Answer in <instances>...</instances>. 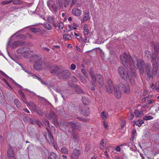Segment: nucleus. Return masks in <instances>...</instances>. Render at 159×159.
<instances>
[{
	"label": "nucleus",
	"mask_w": 159,
	"mask_h": 159,
	"mask_svg": "<svg viewBox=\"0 0 159 159\" xmlns=\"http://www.w3.org/2000/svg\"><path fill=\"white\" fill-rule=\"evenodd\" d=\"M120 58L123 65L128 69L126 72L123 66H120L117 70L119 75L125 80L126 81L128 78L131 84L134 85L135 81L133 76L135 77L137 74L135 70L132 67V65L136 68L139 69L140 73L143 74L144 71V61L135 56L131 57L130 55L125 52H123L120 55Z\"/></svg>",
	"instance_id": "obj_1"
},
{
	"label": "nucleus",
	"mask_w": 159,
	"mask_h": 159,
	"mask_svg": "<svg viewBox=\"0 0 159 159\" xmlns=\"http://www.w3.org/2000/svg\"><path fill=\"white\" fill-rule=\"evenodd\" d=\"M90 75L92 79L91 82L93 85L98 84L100 87H102L104 83L103 78L100 74L95 75L93 73H90Z\"/></svg>",
	"instance_id": "obj_2"
},
{
	"label": "nucleus",
	"mask_w": 159,
	"mask_h": 159,
	"mask_svg": "<svg viewBox=\"0 0 159 159\" xmlns=\"http://www.w3.org/2000/svg\"><path fill=\"white\" fill-rule=\"evenodd\" d=\"M157 54L156 52L152 53L151 56V62L153 67L152 74L154 75L157 74V70H159V66L157 64V61H156Z\"/></svg>",
	"instance_id": "obj_3"
},
{
	"label": "nucleus",
	"mask_w": 159,
	"mask_h": 159,
	"mask_svg": "<svg viewBox=\"0 0 159 159\" xmlns=\"http://www.w3.org/2000/svg\"><path fill=\"white\" fill-rule=\"evenodd\" d=\"M43 124L47 127L46 129L48 132V137H46L47 140L50 144H52L53 143V138L48 129V128L49 127V122L47 120H45L43 121Z\"/></svg>",
	"instance_id": "obj_4"
},
{
	"label": "nucleus",
	"mask_w": 159,
	"mask_h": 159,
	"mask_svg": "<svg viewBox=\"0 0 159 159\" xmlns=\"http://www.w3.org/2000/svg\"><path fill=\"white\" fill-rule=\"evenodd\" d=\"M45 66V62L44 61H43L34 63L33 68L35 70H40L43 69Z\"/></svg>",
	"instance_id": "obj_5"
},
{
	"label": "nucleus",
	"mask_w": 159,
	"mask_h": 159,
	"mask_svg": "<svg viewBox=\"0 0 159 159\" xmlns=\"http://www.w3.org/2000/svg\"><path fill=\"white\" fill-rule=\"evenodd\" d=\"M70 75V72L67 70H61L59 74H58V76L62 79H68Z\"/></svg>",
	"instance_id": "obj_6"
},
{
	"label": "nucleus",
	"mask_w": 159,
	"mask_h": 159,
	"mask_svg": "<svg viewBox=\"0 0 159 159\" xmlns=\"http://www.w3.org/2000/svg\"><path fill=\"white\" fill-rule=\"evenodd\" d=\"M118 89L125 94H128L130 92L129 87V86H126L122 83L119 84L118 85Z\"/></svg>",
	"instance_id": "obj_7"
},
{
	"label": "nucleus",
	"mask_w": 159,
	"mask_h": 159,
	"mask_svg": "<svg viewBox=\"0 0 159 159\" xmlns=\"http://www.w3.org/2000/svg\"><path fill=\"white\" fill-rule=\"evenodd\" d=\"M47 5L49 9L55 12L57 11V8L54 2L51 0H49L47 2Z\"/></svg>",
	"instance_id": "obj_8"
},
{
	"label": "nucleus",
	"mask_w": 159,
	"mask_h": 159,
	"mask_svg": "<svg viewBox=\"0 0 159 159\" xmlns=\"http://www.w3.org/2000/svg\"><path fill=\"white\" fill-rule=\"evenodd\" d=\"M30 60L34 61V63L43 61L42 56L39 54H35L31 56Z\"/></svg>",
	"instance_id": "obj_9"
},
{
	"label": "nucleus",
	"mask_w": 159,
	"mask_h": 159,
	"mask_svg": "<svg viewBox=\"0 0 159 159\" xmlns=\"http://www.w3.org/2000/svg\"><path fill=\"white\" fill-rule=\"evenodd\" d=\"M145 63V62H144ZM145 67V69L146 71L147 72V76L149 78H150L152 77V75L151 73V65L150 63H148L146 64V65L145 66V64L143 66L144 70V67Z\"/></svg>",
	"instance_id": "obj_10"
},
{
	"label": "nucleus",
	"mask_w": 159,
	"mask_h": 159,
	"mask_svg": "<svg viewBox=\"0 0 159 159\" xmlns=\"http://www.w3.org/2000/svg\"><path fill=\"white\" fill-rule=\"evenodd\" d=\"M107 82L109 86V89H107V91L109 93H112L115 90V87L113 85L112 81L110 79L108 80Z\"/></svg>",
	"instance_id": "obj_11"
},
{
	"label": "nucleus",
	"mask_w": 159,
	"mask_h": 159,
	"mask_svg": "<svg viewBox=\"0 0 159 159\" xmlns=\"http://www.w3.org/2000/svg\"><path fill=\"white\" fill-rule=\"evenodd\" d=\"M8 157L11 159H15L14 152L11 147H9L7 151Z\"/></svg>",
	"instance_id": "obj_12"
},
{
	"label": "nucleus",
	"mask_w": 159,
	"mask_h": 159,
	"mask_svg": "<svg viewBox=\"0 0 159 159\" xmlns=\"http://www.w3.org/2000/svg\"><path fill=\"white\" fill-rule=\"evenodd\" d=\"M24 102L27 105L28 107H31L33 111H36V107L33 102L30 101L29 102H28L26 99L25 100H24Z\"/></svg>",
	"instance_id": "obj_13"
},
{
	"label": "nucleus",
	"mask_w": 159,
	"mask_h": 159,
	"mask_svg": "<svg viewBox=\"0 0 159 159\" xmlns=\"http://www.w3.org/2000/svg\"><path fill=\"white\" fill-rule=\"evenodd\" d=\"M80 154L81 152L80 150L75 149L73 150V152L71 154L72 159H78V157Z\"/></svg>",
	"instance_id": "obj_14"
},
{
	"label": "nucleus",
	"mask_w": 159,
	"mask_h": 159,
	"mask_svg": "<svg viewBox=\"0 0 159 159\" xmlns=\"http://www.w3.org/2000/svg\"><path fill=\"white\" fill-rule=\"evenodd\" d=\"M65 125L66 127L69 126L71 127L74 129H77L78 128V127L77 125V124H76L73 121L71 122H66L65 123Z\"/></svg>",
	"instance_id": "obj_15"
},
{
	"label": "nucleus",
	"mask_w": 159,
	"mask_h": 159,
	"mask_svg": "<svg viewBox=\"0 0 159 159\" xmlns=\"http://www.w3.org/2000/svg\"><path fill=\"white\" fill-rule=\"evenodd\" d=\"M90 19L89 12V11L84 12L83 14V18L81 20L82 22H84Z\"/></svg>",
	"instance_id": "obj_16"
},
{
	"label": "nucleus",
	"mask_w": 159,
	"mask_h": 159,
	"mask_svg": "<svg viewBox=\"0 0 159 159\" xmlns=\"http://www.w3.org/2000/svg\"><path fill=\"white\" fill-rule=\"evenodd\" d=\"M61 70L60 68L58 66H56L50 71V72L52 74L57 75L58 76V74H59Z\"/></svg>",
	"instance_id": "obj_17"
},
{
	"label": "nucleus",
	"mask_w": 159,
	"mask_h": 159,
	"mask_svg": "<svg viewBox=\"0 0 159 159\" xmlns=\"http://www.w3.org/2000/svg\"><path fill=\"white\" fill-rule=\"evenodd\" d=\"M47 20L48 22L53 25L54 27L56 28L57 27V25L55 23L56 21V20L55 18L53 16H49L47 18Z\"/></svg>",
	"instance_id": "obj_18"
},
{
	"label": "nucleus",
	"mask_w": 159,
	"mask_h": 159,
	"mask_svg": "<svg viewBox=\"0 0 159 159\" xmlns=\"http://www.w3.org/2000/svg\"><path fill=\"white\" fill-rule=\"evenodd\" d=\"M30 50V49L29 48L22 47L17 49L16 51L18 54H21L28 52Z\"/></svg>",
	"instance_id": "obj_19"
},
{
	"label": "nucleus",
	"mask_w": 159,
	"mask_h": 159,
	"mask_svg": "<svg viewBox=\"0 0 159 159\" xmlns=\"http://www.w3.org/2000/svg\"><path fill=\"white\" fill-rule=\"evenodd\" d=\"M72 13L75 16H80L81 13V10L77 8H74L72 10Z\"/></svg>",
	"instance_id": "obj_20"
},
{
	"label": "nucleus",
	"mask_w": 159,
	"mask_h": 159,
	"mask_svg": "<svg viewBox=\"0 0 159 159\" xmlns=\"http://www.w3.org/2000/svg\"><path fill=\"white\" fill-rule=\"evenodd\" d=\"M45 117L49 120H51L52 118H55L56 116L55 113L52 111H51L48 114L45 115Z\"/></svg>",
	"instance_id": "obj_21"
},
{
	"label": "nucleus",
	"mask_w": 159,
	"mask_h": 159,
	"mask_svg": "<svg viewBox=\"0 0 159 159\" xmlns=\"http://www.w3.org/2000/svg\"><path fill=\"white\" fill-rule=\"evenodd\" d=\"M120 90L119 89H116L112 93L115 92L114 94L115 97L117 98H120L121 97V93Z\"/></svg>",
	"instance_id": "obj_22"
},
{
	"label": "nucleus",
	"mask_w": 159,
	"mask_h": 159,
	"mask_svg": "<svg viewBox=\"0 0 159 159\" xmlns=\"http://www.w3.org/2000/svg\"><path fill=\"white\" fill-rule=\"evenodd\" d=\"M24 43L22 41H14L12 45L13 48H16L19 46L23 45Z\"/></svg>",
	"instance_id": "obj_23"
},
{
	"label": "nucleus",
	"mask_w": 159,
	"mask_h": 159,
	"mask_svg": "<svg viewBox=\"0 0 159 159\" xmlns=\"http://www.w3.org/2000/svg\"><path fill=\"white\" fill-rule=\"evenodd\" d=\"M82 101L84 105H89L90 104V101L85 96H82Z\"/></svg>",
	"instance_id": "obj_24"
},
{
	"label": "nucleus",
	"mask_w": 159,
	"mask_h": 159,
	"mask_svg": "<svg viewBox=\"0 0 159 159\" xmlns=\"http://www.w3.org/2000/svg\"><path fill=\"white\" fill-rule=\"evenodd\" d=\"M14 102L17 107L19 109L21 110L22 108V105L19 100L17 99H15L14 100Z\"/></svg>",
	"instance_id": "obj_25"
},
{
	"label": "nucleus",
	"mask_w": 159,
	"mask_h": 159,
	"mask_svg": "<svg viewBox=\"0 0 159 159\" xmlns=\"http://www.w3.org/2000/svg\"><path fill=\"white\" fill-rule=\"evenodd\" d=\"M109 116L107 112L104 111H102L101 114V116L102 119L105 120H106Z\"/></svg>",
	"instance_id": "obj_26"
},
{
	"label": "nucleus",
	"mask_w": 159,
	"mask_h": 159,
	"mask_svg": "<svg viewBox=\"0 0 159 159\" xmlns=\"http://www.w3.org/2000/svg\"><path fill=\"white\" fill-rule=\"evenodd\" d=\"M134 113L135 117L137 118L141 117L143 115V113L142 112H140L137 110H135L134 111Z\"/></svg>",
	"instance_id": "obj_27"
},
{
	"label": "nucleus",
	"mask_w": 159,
	"mask_h": 159,
	"mask_svg": "<svg viewBox=\"0 0 159 159\" xmlns=\"http://www.w3.org/2000/svg\"><path fill=\"white\" fill-rule=\"evenodd\" d=\"M30 31L34 33H37L41 31L40 29L36 28H31L30 29Z\"/></svg>",
	"instance_id": "obj_28"
},
{
	"label": "nucleus",
	"mask_w": 159,
	"mask_h": 159,
	"mask_svg": "<svg viewBox=\"0 0 159 159\" xmlns=\"http://www.w3.org/2000/svg\"><path fill=\"white\" fill-rule=\"evenodd\" d=\"M88 25L87 24L84 25L83 27L84 29V35H86L89 34V29H88Z\"/></svg>",
	"instance_id": "obj_29"
},
{
	"label": "nucleus",
	"mask_w": 159,
	"mask_h": 159,
	"mask_svg": "<svg viewBox=\"0 0 159 159\" xmlns=\"http://www.w3.org/2000/svg\"><path fill=\"white\" fill-rule=\"evenodd\" d=\"M82 114L84 116H87L89 114V108H87V109H84L81 111Z\"/></svg>",
	"instance_id": "obj_30"
},
{
	"label": "nucleus",
	"mask_w": 159,
	"mask_h": 159,
	"mask_svg": "<svg viewBox=\"0 0 159 159\" xmlns=\"http://www.w3.org/2000/svg\"><path fill=\"white\" fill-rule=\"evenodd\" d=\"M18 93L19 95L21 96V99L22 100L23 102L24 100H26V97L24 95V93L21 90H19L18 91Z\"/></svg>",
	"instance_id": "obj_31"
},
{
	"label": "nucleus",
	"mask_w": 159,
	"mask_h": 159,
	"mask_svg": "<svg viewBox=\"0 0 159 159\" xmlns=\"http://www.w3.org/2000/svg\"><path fill=\"white\" fill-rule=\"evenodd\" d=\"M49 158L50 159H60L59 157H57L56 154L53 152L50 153Z\"/></svg>",
	"instance_id": "obj_32"
},
{
	"label": "nucleus",
	"mask_w": 159,
	"mask_h": 159,
	"mask_svg": "<svg viewBox=\"0 0 159 159\" xmlns=\"http://www.w3.org/2000/svg\"><path fill=\"white\" fill-rule=\"evenodd\" d=\"M76 92L79 94H84V92L81 89L80 87L79 86L76 87L75 88Z\"/></svg>",
	"instance_id": "obj_33"
},
{
	"label": "nucleus",
	"mask_w": 159,
	"mask_h": 159,
	"mask_svg": "<svg viewBox=\"0 0 159 159\" xmlns=\"http://www.w3.org/2000/svg\"><path fill=\"white\" fill-rule=\"evenodd\" d=\"M63 38L65 40H68L70 39H72V37L71 36H70L68 34H65L63 35Z\"/></svg>",
	"instance_id": "obj_34"
},
{
	"label": "nucleus",
	"mask_w": 159,
	"mask_h": 159,
	"mask_svg": "<svg viewBox=\"0 0 159 159\" xmlns=\"http://www.w3.org/2000/svg\"><path fill=\"white\" fill-rule=\"evenodd\" d=\"M43 25L46 29L48 30H51L52 29V28L51 26L48 23H46L44 24H43Z\"/></svg>",
	"instance_id": "obj_35"
},
{
	"label": "nucleus",
	"mask_w": 159,
	"mask_h": 159,
	"mask_svg": "<svg viewBox=\"0 0 159 159\" xmlns=\"http://www.w3.org/2000/svg\"><path fill=\"white\" fill-rule=\"evenodd\" d=\"M100 148L101 149H103L104 148L106 145V143L105 142L104 140L102 139L100 143Z\"/></svg>",
	"instance_id": "obj_36"
},
{
	"label": "nucleus",
	"mask_w": 159,
	"mask_h": 159,
	"mask_svg": "<svg viewBox=\"0 0 159 159\" xmlns=\"http://www.w3.org/2000/svg\"><path fill=\"white\" fill-rule=\"evenodd\" d=\"M12 2L14 4H20L22 3V1L19 0H13Z\"/></svg>",
	"instance_id": "obj_37"
},
{
	"label": "nucleus",
	"mask_w": 159,
	"mask_h": 159,
	"mask_svg": "<svg viewBox=\"0 0 159 159\" xmlns=\"http://www.w3.org/2000/svg\"><path fill=\"white\" fill-rule=\"evenodd\" d=\"M144 122L143 120H139L136 121V125L139 127H140L141 126L142 124Z\"/></svg>",
	"instance_id": "obj_38"
},
{
	"label": "nucleus",
	"mask_w": 159,
	"mask_h": 159,
	"mask_svg": "<svg viewBox=\"0 0 159 159\" xmlns=\"http://www.w3.org/2000/svg\"><path fill=\"white\" fill-rule=\"evenodd\" d=\"M153 94H151L150 95H149L148 96L146 97H144L142 99V101L143 102H145L146 101L148 100V99L150 98L152 96H153Z\"/></svg>",
	"instance_id": "obj_39"
},
{
	"label": "nucleus",
	"mask_w": 159,
	"mask_h": 159,
	"mask_svg": "<svg viewBox=\"0 0 159 159\" xmlns=\"http://www.w3.org/2000/svg\"><path fill=\"white\" fill-rule=\"evenodd\" d=\"M153 117L152 116H146L143 117V119L144 120H148L153 119Z\"/></svg>",
	"instance_id": "obj_40"
},
{
	"label": "nucleus",
	"mask_w": 159,
	"mask_h": 159,
	"mask_svg": "<svg viewBox=\"0 0 159 159\" xmlns=\"http://www.w3.org/2000/svg\"><path fill=\"white\" fill-rule=\"evenodd\" d=\"M150 55L151 53L148 50L145 51V56L147 58L149 59Z\"/></svg>",
	"instance_id": "obj_41"
},
{
	"label": "nucleus",
	"mask_w": 159,
	"mask_h": 159,
	"mask_svg": "<svg viewBox=\"0 0 159 159\" xmlns=\"http://www.w3.org/2000/svg\"><path fill=\"white\" fill-rule=\"evenodd\" d=\"M61 152L62 153L65 154H67L68 152L67 149L65 147H62L61 149Z\"/></svg>",
	"instance_id": "obj_42"
},
{
	"label": "nucleus",
	"mask_w": 159,
	"mask_h": 159,
	"mask_svg": "<svg viewBox=\"0 0 159 159\" xmlns=\"http://www.w3.org/2000/svg\"><path fill=\"white\" fill-rule=\"evenodd\" d=\"M150 89L151 91H153L155 90H156V88L155 87V86L153 84H151L150 85Z\"/></svg>",
	"instance_id": "obj_43"
},
{
	"label": "nucleus",
	"mask_w": 159,
	"mask_h": 159,
	"mask_svg": "<svg viewBox=\"0 0 159 159\" xmlns=\"http://www.w3.org/2000/svg\"><path fill=\"white\" fill-rule=\"evenodd\" d=\"M58 27L59 29L60 30H62L63 29V26L64 25V24L63 23H62V22L61 21L58 24Z\"/></svg>",
	"instance_id": "obj_44"
},
{
	"label": "nucleus",
	"mask_w": 159,
	"mask_h": 159,
	"mask_svg": "<svg viewBox=\"0 0 159 159\" xmlns=\"http://www.w3.org/2000/svg\"><path fill=\"white\" fill-rule=\"evenodd\" d=\"M36 111L40 116H42L43 114V112L42 110H39L38 111L37 110Z\"/></svg>",
	"instance_id": "obj_45"
},
{
	"label": "nucleus",
	"mask_w": 159,
	"mask_h": 159,
	"mask_svg": "<svg viewBox=\"0 0 159 159\" xmlns=\"http://www.w3.org/2000/svg\"><path fill=\"white\" fill-rule=\"evenodd\" d=\"M24 57L26 58H28L30 57H31V55H30V54L29 53H26L24 54Z\"/></svg>",
	"instance_id": "obj_46"
},
{
	"label": "nucleus",
	"mask_w": 159,
	"mask_h": 159,
	"mask_svg": "<svg viewBox=\"0 0 159 159\" xmlns=\"http://www.w3.org/2000/svg\"><path fill=\"white\" fill-rule=\"evenodd\" d=\"M58 5L59 7V8L61 9L63 7V4L61 1H58Z\"/></svg>",
	"instance_id": "obj_47"
},
{
	"label": "nucleus",
	"mask_w": 159,
	"mask_h": 159,
	"mask_svg": "<svg viewBox=\"0 0 159 159\" xmlns=\"http://www.w3.org/2000/svg\"><path fill=\"white\" fill-rule=\"evenodd\" d=\"M81 71L86 77H88L87 74L86 73V72L85 71L84 69H83V68L81 69Z\"/></svg>",
	"instance_id": "obj_48"
},
{
	"label": "nucleus",
	"mask_w": 159,
	"mask_h": 159,
	"mask_svg": "<svg viewBox=\"0 0 159 159\" xmlns=\"http://www.w3.org/2000/svg\"><path fill=\"white\" fill-rule=\"evenodd\" d=\"M76 66L74 64H71L70 66V69L72 70H74L76 69Z\"/></svg>",
	"instance_id": "obj_49"
},
{
	"label": "nucleus",
	"mask_w": 159,
	"mask_h": 159,
	"mask_svg": "<svg viewBox=\"0 0 159 159\" xmlns=\"http://www.w3.org/2000/svg\"><path fill=\"white\" fill-rule=\"evenodd\" d=\"M29 118V121H30V122L32 124H35V123H36V120H35V119H32L30 118Z\"/></svg>",
	"instance_id": "obj_50"
},
{
	"label": "nucleus",
	"mask_w": 159,
	"mask_h": 159,
	"mask_svg": "<svg viewBox=\"0 0 159 159\" xmlns=\"http://www.w3.org/2000/svg\"><path fill=\"white\" fill-rule=\"evenodd\" d=\"M10 3V1H8L7 0L6 1H3L1 2V4L2 5H6Z\"/></svg>",
	"instance_id": "obj_51"
},
{
	"label": "nucleus",
	"mask_w": 159,
	"mask_h": 159,
	"mask_svg": "<svg viewBox=\"0 0 159 159\" xmlns=\"http://www.w3.org/2000/svg\"><path fill=\"white\" fill-rule=\"evenodd\" d=\"M41 83L42 84L47 86L48 88H49V85L46 82H44L43 80H41Z\"/></svg>",
	"instance_id": "obj_52"
},
{
	"label": "nucleus",
	"mask_w": 159,
	"mask_h": 159,
	"mask_svg": "<svg viewBox=\"0 0 159 159\" xmlns=\"http://www.w3.org/2000/svg\"><path fill=\"white\" fill-rule=\"evenodd\" d=\"M36 123L39 126V127H41V126L42 125V124L40 121L38 120H36Z\"/></svg>",
	"instance_id": "obj_53"
},
{
	"label": "nucleus",
	"mask_w": 159,
	"mask_h": 159,
	"mask_svg": "<svg viewBox=\"0 0 159 159\" xmlns=\"http://www.w3.org/2000/svg\"><path fill=\"white\" fill-rule=\"evenodd\" d=\"M73 138L75 139L74 140H76L78 138V135L77 134H74L73 135Z\"/></svg>",
	"instance_id": "obj_54"
},
{
	"label": "nucleus",
	"mask_w": 159,
	"mask_h": 159,
	"mask_svg": "<svg viewBox=\"0 0 159 159\" xmlns=\"http://www.w3.org/2000/svg\"><path fill=\"white\" fill-rule=\"evenodd\" d=\"M77 0H72L71 3L70 5V7L73 6L76 2Z\"/></svg>",
	"instance_id": "obj_55"
},
{
	"label": "nucleus",
	"mask_w": 159,
	"mask_h": 159,
	"mask_svg": "<svg viewBox=\"0 0 159 159\" xmlns=\"http://www.w3.org/2000/svg\"><path fill=\"white\" fill-rule=\"evenodd\" d=\"M115 150L118 152H120L121 150V148L120 146H117L115 148Z\"/></svg>",
	"instance_id": "obj_56"
},
{
	"label": "nucleus",
	"mask_w": 159,
	"mask_h": 159,
	"mask_svg": "<svg viewBox=\"0 0 159 159\" xmlns=\"http://www.w3.org/2000/svg\"><path fill=\"white\" fill-rule=\"evenodd\" d=\"M134 116L133 114H131L130 116L129 117V120H132L134 118Z\"/></svg>",
	"instance_id": "obj_57"
},
{
	"label": "nucleus",
	"mask_w": 159,
	"mask_h": 159,
	"mask_svg": "<svg viewBox=\"0 0 159 159\" xmlns=\"http://www.w3.org/2000/svg\"><path fill=\"white\" fill-rule=\"evenodd\" d=\"M128 144V147H131L134 144V142L133 141H130L129 142Z\"/></svg>",
	"instance_id": "obj_58"
},
{
	"label": "nucleus",
	"mask_w": 159,
	"mask_h": 159,
	"mask_svg": "<svg viewBox=\"0 0 159 159\" xmlns=\"http://www.w3.org/2000/svg\"><path fill=\"white\" fill-rule=\"evenodd\" d=\"M148 93V91L147 90L145 89L143 90V96L145 95Z\"/></svg>",
	"instance_id": "obj_59"
},
{
	"label": "nucleus",
	"mask_w": 159,
	"mask_h": 159,
	"mask_svg": "<svg viewBox=\"0 0 159 159\" xmlns=\"http://www.w3.org/2000/svg\"><path fill=\"white\" fill-rule=\"evenodd\" d=\"M154 102V100L152 99H150L148 100V104H151L152 103Z\"/></svg>",
	"instance_id": "obj_60"
},
{
	"label": "nucleus",
	"mask_w": 159,
	"mask_h": 159,
	"mask_svg": "<svg viewBox=\"0 0 159 159\" xmlns=\"http://www.w3.org/2000/svg\"><path fill=\"white\" fill-rule=\"evenodd\" d=\"M103 123V125L104 127L106 128H107L108 126V125L107 123L106 122H104Z\"/></svg>",
	"instance_id": "obj_61"
},
{
	"label": "nucleus",
	"mask_w": 159,
	"mask_h": 159,
	"mask_svg": "<svg viewBox=\"0 0 159 159\" xmlns=\"http://www.w3.org/2000/svg\"><path fill=\"white\" fill-rule=\"evenodd\" d=\"M60 48V46H59V45H54L53 46V47L52 48H53V49H54L55 48L59 49Z\"/></svg>",
	"instance_id": "obj_62"
},
{
	"label": "nucleus",
	"mask_w": 159,
	"mask_h": 159,
	"mask_svg": "<svg viewBox=\"0 0 159 159\" xmlns=\"http://www.w3.org/2000/svg\"><path fill=\"white\" fill-rule=\"evenodd\" d=\"M43 50L44 51H48L49 50V49L48 48H42Z\"/></svg>",
	"instance_id": "obj_63"
},
{
	"label": "nucleus",
	"mask_w": 159,
	"mask_h": 159,
	"mask_svg": "<svg viewBox=\"0 0 159 159\" xmlns=\"http://www.w3.org/2000/svg\"><path fill=\"white\" fill-rule=\"evenodd\" d=\"M72 80L73 82H76V81L77 80L75 77L72 76Z\"/></svg>",
	"instance_id": "obj_64"
}]
</instances>
